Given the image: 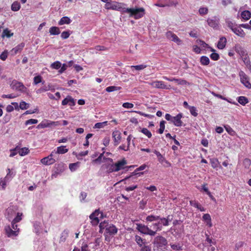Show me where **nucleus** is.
I'll return each instance as SVG.
<instances>
[{
  "mask_svg": "<svg viewBox=\"0 0 251 251\" xmlns=\"http://www.w3.org/2000/svg\"><path fill=\"white\" fill-rule=\"evenodd\" d=\"M125 4L116 1L110 0L109 2L105 4V8L107 9L119 11L124 13H127L130 16H143L145 15V9L143 7L126 8Z\"/></svg>",
  "mask_w": 251,
  "mask_h": 251,
  "instance_id": "nucleus-1",
  "label": "nucleus"
},
{
  "mask_svg": "<svg viewBox=\"0 0 251 251\" xmlns=\"http://www.w3.org/2000/svg\"><path fill=\"white\" fill-rule=\"evenodd\" d=\"M100 233L103 232V230L105 229L104 235L105 237V240H107L108 236H114L118 232V228L112 224H109L106 221L101 222L99 225Z\"/></svg>",
  "mask_w": 251,
  "mask_h": 251,
  "instance_id": "nucleus-2",
  "label": "nucleus"
},
{
  "mask_svg": "<svg viewBox=\"0 0 251 251\" xmlns=\"http://www.w3.org/2000/svg\"><path fill=\"white\" fill-rule=\"evenodd\" d=\"M167 240L162 236H157L154 238L152 242L154 251H166Z\"/></svg>",
  "mask_w": 251,
  "mask_h": 251,
  "instance_id": "nucleus-3",
  "label": "nucleus"
},
{
  "mask_svg": "<svg viewBox=\"0 0 251 251\" xmlns=\"http://www.w3.org/2000/svg\"><path fill=\"white\" fill-rule=\"evenodd\" d=\"M126 164L127 161L125 158H123L121 160L118 161L116 163L114 164L115 167V172H118L119 171L125 168H134V166H125Z\"/></svg>",
  "mask_w": 251,
  "mask_h": 251,
  "instance_id": "nucleus-4",
  "label": "nucleus"
},
{
  "mask_svg": "<svg viewBox=\"0 0 251 251\" xmlns=\"http://www.w3.org/2000/svg\"><path fill=\"white\" fill-rule=\"evenodd\" d=\"M166 35L168 39L176 43L177 45H179L182 44V41L172 31H169L167 32Z\"/></svg>",
  "mask_w": 251,
  "mask_h": 251,
  "instance_id": "nucleus-5",
  "label": "nucleus"
},
{
  "mask_svg": "<svg viewBox=\"0 0 251 251\" xmlns=\"http://www.w3.org/2000/svg\"><path fill=\"white\" fill-rule=\"evenodd\" d=\"M239 75L242 83H243L246 87L248 89H251V84L249 81L248 78L245 73L243 71H241L239 73Z\"/></svg>",
  "mask_w": 251,
  "mask_h": 251,
  "instance_id": "nucleus-6",
  "label": "nucleus"
},
{
  "mask_svg": "<svg viewBox=\"0 0 251 251\" xmlns=\"http://www.w3.org/2000/svg\"><path fill=\"white\" fill-rule=\"evenodd\" d=\"M11 86L13 89L20 91H24V89L25 88L22 83L16 80H14L12 82Z\"/></svg>",
  "mask_w": 251,
  "mask_h": 251,
  "instance_id": "nucleus-7",
  "label": "nucleus"
},
{
  "mask_svg": "<svg viewBox=\"0 0 251 251\" xmlns=\"http://www.w3.org/2000/svg\"><path fill=\"white\" fill-rule=\"evenodd\" d=\"M5 231L6 234L8 237H11L13 236H16L18 235L19 229L17 230H14L12 229L10 226H7L5 227Z\"/></svg>",
  "mask_w": 251,
  "mask_h": 251,
  "instance_id": "nucleus-8",
  "label": "nucleus"
},
{
  "mask_svg": "<svg viewBox=\"0 0 251 251\" xmlns=\"http://www.w3.org/2000/svg\"><path fill=\"white\" fill-rule=\"evenodd\" d=\"M59 125V122H50V123L48 121H43L40 124H39L37 126V128H44L45 127H49L51 126H58Z\"/></svg>",
  "mask_w": 251,
  "mask_h": 251,
  "instance_id": "nucleus-9",
  "label": "nucleus"
},
{
  "mask_svg": "<svg viewBox=\"0 0 251 251\" xmlns=\"http://www.w3.org/2000/svg\"><path fill=\"white\" fill-rule=\"evenodd\" d=\"M182 117V114L179 113L176 116L173 117L171 122H172L174 125L176 126H181L183 124V122L181 120Z\"/></svg>",
  "mask_w": 251,
  "mask_h": 251,
  "instance_id": "nucleus-10",
  "label": "nucleus"
},
{
  "mask_svg": "<svg viewBox=\"0 0 251 251\" xmlns=\"http://www.w3.org/2000/svg\"><path fill=\"white\" fill-rule=\"evenodd\" d=\"M151 85L156 88L162 89H170V85L169 87L166 86L164 82L162 81H155L151 83Z\"/></svg>",
  "mask_w": 251,
  "mask_h": 251,
  "instance_id": "nucleus-11",
  "label": "nucleus"
},
{
  "mask_svg": "<svg viewBox=\"0 0 251 251\" xmlns=\"http://www.w3.org/2000/svg\"><path fill=\"white\" fill-rule=\"evenodd\" d=\"M208 25L214 28H217L219 25V21L216 18V17H213L212 18H208L207 20Z\"/></svg>",
  "mask_w": 251,
  "mask_h": 251,
  "instance_id": "nucleus-12",
  "label": "nucleus"
},
{
  "mask_svg": "<svg viewBox=\"0 0 251 251\" xmlns=\"http://www.w3.org/2000/svg\"><path fill=\"white\" fill-rule=\"evenodd\" d=\"M234 50L236 52L238 53L241 57L246 55L248 54L246 49L240 45H236L234 47Z\"/></svg>",
  "mask_w": 251,
  "mask_h": 251,
  "instance_id": "nucleus-13",
  "label": "nucleus"
},
{
  "mask_svg": "<svg viewBox=\"0 0 251 251\" xmlns=\"http://www.w3.org/2000/svg\"><path fill=\"white\" fill-rule=\"evenodd\" d=\"M112 137L114 141V145H118L121 139V133L118 130H116L112 133Z\"/></svg>",
  "mask_w": 251,
  "mask_h": 251,
  "instance_id": "nucleus-14",
  "label": "nucleus"
},
{
  "mask_svg": "<svg viewBox=\"0 0 251 251\" xmlns=\"http://www.w3.org/2000/svg\"><path fill=\"white\" fill-rule=\"evenodd\" d=\"M55 162V159L53 158H50L49 156L42 158L41 162L45 165H50L53 164Z\"/></svg>",
  "mask_w": 251,
  "mask_h": 251,
  "instance_id": "nucleus-15",
  "label": "nucleus"
},
{
  "mask_svg": "<svg viewBox=\"0 0 251 251\" xmlns=\"http://www.w3.org/2000/svg\"><path fill=\"white\" fill-rule=\"evenodd\" d=\"M104 153H105V152L103 151L102 153L100 154V155L97 158L93 160V162H94L95 163H100L101 162L102 159H103V161L108 160V161H110L111 162H113L112 159H111L110 158H106L105 157H103V154Z\"/></svg>",
  "mask_w": 251,
  "mask_h": 251,
  "instance_id": "nucleus-16",
  "label": "nucleus"
},
{
  "mask_svg": "<svg viewBox=\"0 0 251 251\" xmlns=\"http://www.w3.org/2000/svg\"><path fill=\"white\" fill-rule=\"evenodd\" d=\"M8 173L4 179H0V189L4 190L6 186V183L8 180V175L10 173V170L8 169Z\"/></svg>",
  "mask_w": 251,
  "mask_h": 251,
  "instance_id": "nucleus-17",
  "label": "nucleus"
},
{
  "mask_svg": "<svg viewBox=\"0 0 251 251\" xmlns=\"http://www.w3.org/2000/svg\"><path fill=\"white\" fill-rule=\"evenodd\" d=\"M232 31L237 36L242 38L244 37L246 35L243 30L242 28H239L238 25L236 26L233 29H232Z\"/></svg>",
  "mask_w": 251,
  "mask_h": 251,
  "instance_id": "nucleus-18",
  "label": "nucleus"
},
{
  "mask_svg": "<svg viewBox=\"0 0 251 251\" xmlns=\"http://www.w3.org/2000/svg\"><path fill=\"white\" fill-rule=\"evenodd\" d=\"M136 225V229L139 231H140L143 234H147L148 229L149 228L148 226L141 224H137Z\"/></svg>",
  "mask_w": 251,
  "mask_h": 251,
  "instance_id": "nucleus-19",
  "label": "nucleus"
},
{
  "mask_svg": "<svg viewBox=\"0 0 251 251\" xmlns=\"http://www.w3.org/2000/svg\"><path fill=\"white\" fill-rule=\"evenodd\" d=\"M226 43V38L224 37H222L221 38H220L218 42L217 47L219 49L222 50L225 48Z\"/></svg>",
  "mask_w": 251,
  "mask_h": 251,
  "instance_id": "nucleus-20",
  "label": "nucleus"
},
{
  "mask_svg": "<svg viewBox=\"0 0 251 251\" xmlns=\"http://www.w3.org/2000/svg\"><path fill=\"white\" fill-rule=\"evenodd\" d=\"M43 85H44V86H43L40 88L38 89V90H37L36 91V93L37 94H41L43 92L48 91L50 90V89H51V86L50 84H49L48 85H46L45 84H43Z\"/></svg>",
  "mask_w": 251,
  "mask_h": 251,
  "instance_id": "nucleus-21",
  "label": "nucleus"
},
{
  "mask_svg": "<svg viewBox=\"0 0 251 251\" xmlns=\"http://www.w3.org/2000/svg\"><path fill=\"white\" fill-rule=\"evenodd\" d=\"M170 245L171 249L175 251H180L183 249V246L180 243H171Z\"/></svg>",
  "mask_w": 251,
  "mask_h": 251,
  "instance_id": "nucleus-22",
  "label": "nucleus"
},
{
  "mask_svg": "<svg viewBox=\"0 0 251 251\" xmlns=\"http://www.w3.org/2000/svg\"><path fill=\"white\" fill-rule=\"evenodd\" d=\"M49 33L50 35H56L60 33L59 27L57 26H51L49 29Z\"/></svg>",
  "mask_w": 251,
  "mask_h": 251,
  "instance_id": "nucleus-23",
  "label": "nucleus"
},
{
  "mask_svg": "<svg viewBox=\"0 0 251 251\" xmlns=\"http://www.w3.org/2000/svg\"><path fill=\"white\" fill-rule=\"evenodd\" d=\"M13 35V33L11 32L8 28L4 29L2 32L1 37L4 38L5 37L10 38Z\"/></svg>",
  "mask_w": 251,
  "mask_h": 251,
  "instance_id": "nucleus-24",
  "label": "nucleus"
},
{
  "mask_svg": "<svg viewBox=\"0 0 251 251\" xmlns=\"http://www.w3.org/2000/svg\"><path fill=\"white\" fill-rule=\"evenodd\" d=\"M190 204L191 206H193L198 209H199L201 211H205V209L201 205L199 204L198 202L195 201H190Z\"/></svg>",
  "mask_w": 251,
  "mask_h": 251,
  "instance_id": "nucleus-25",
  "label": "nucleus"
},
{
  "mask_svg": "<svg viewBox=\"0 0 251 251\" xmlns=\"http://www.w3.org/2000/svg\"><path fill=\"white\" fill-rule=\"evenodd\" d=\"M200 61L201 64L203 66H207L210 63V60L209 58L206 56H202L201 57Z\"/></svg>",
  "mask_w": 251,
  "mask_h": 251,
  "instance_id": "nucleus-26",
  "label": "nucleus"
},
{
  "mask_svg": "<svg viewBox=\"0 0 251 251\" xmlns=\"http://www.w3.org/2000/svg\"><path fill=\"white\" fill-rule=\"evenodd\" d=\"M135 241L140 247H142L146 242L145 239H142L140 236L137 235L135 236Z\"/></svg>",
  "mask_w": 251,
  "mask_h": 251,
  "instance_id": "nucleus-27",
  "label": "nucleus"
},
{
  "mask_svg": "<svg viewBox=\"0 0 251 251\" xmlns=\"http://www.w3.org/2000/svg\"><path fill=\"white\" fill-rule=\"evenodd\" d=\"M71 22V20L69 17H62L58 22V25H61L64 24H69Z\"/></svg>",
  "mask_w": 251,
  "mask_h": 251,
  "instance_id": "nucleus-28",
  "label": "nucleus"
},
{
  "mask_svg": "<svg viewBox=\"0 0 251 251\" xmlns=\"http://www.w3.org/2000/svg\"><path fill=\"white\" fill-rule=\"evenodd\" d=\"M69 230L68 229H65L61 233L59 242H64L66 241L67 237L68 236Z\"/></svg>",
  "mask_w": 251,
  "mask_h": 251,
  "instance_id": "nucleus-29",
  "label": "nucleus"
},
{
  "mask_svg": "<svg viewBox=\"0 0 251 251\" xmlns=\"http://www.w3.org/2000/svg\"><path fill=\"white\" fill-rule=\"evenodd\" d=\"M24 47L25 43H21V44L17 46L16 47L13 48L12 51L14 52V54H17L18 52H20L23 50Z\"/></svg>",
  "mask_w": 251,
  "mask_h": 251,
  "instance_id": "nucleus-30",
  "label": "nucleus"
},
{
  "mask_svg": "<svg viewBox=\"0 0 251 251\" xmlns=\"http://www.w3.org/2000/svg\"><path fill=\"white\" fill-rule=\"evenodd\" d=\"M66 146H61L57 148V151L55 153L58 154H64L68 151V149H66Z\"/></svg>",
  "mask_w": 251,
  "mask_h": 251,
  "instance_id": "nucleus-31",
  "label": "nucleus"
},
{
  "mask_svg": "<svg viewBox=\"0 0 251 251\" xmlns=\"http://www.w3.org/2000/svg\"><path fill=\"white\" fill-rule=\"evenodd\" d=\"M160 219L158 216H154L152 215H149L146 217V220L147 222H151L153 221H157Z\"/></svg>",
  "mask_w": 251,
  "mask_h": 251,
  "instance_id": "nucleus-32",
  "label": "nucleus"
},
{
  "mask_svg": "<svg viewBox=\"0 0 251 251\" xmlns=\"http://www.w3.org/2000/svg\"><path fill=\"white\" fill-rule=\"evenodd\" d=\"M89 218L91 220L92 225L93 226H97L100 222V220L98 217L95 216V215H93L92 217H91V214L89 216Z\"/></svg>",
  "mask_w": 251,
  "mask_h": 251,
  "instance_id": "nucleus-33",
  "label": "nucleus"
},
{
  "mask_svg": "<svg viewBox=\"0 0 251 251\" xmlns=\"http://www.w3.org/2000/svg\"><path fill=\"white\" fill-rule=\"evenodd\" d=\"M153 152L156 154L160 163H163L166 161L165 157L158 151L154 150Z\"/></svg>",
  "mask_w": 251,
  "mask_h": 251,
  "instance_id": "nucleus-34",
  "label": "nucleus"
},
{
  "mask_svg": "<svg viewBox=\"0 0 251 251\" xmlns=\"http://www.w3.org/2000/svg\"><path fill=\"white\" fill-rule=\"evenodd\" d=\"M42 82V84H44L45 81H42V77L41 75H38L36 76L33 78V84L37 85L38 83Z\"/></svg>",
  "mask_w": 251,
  "mask_h": 251,
  "instance_id": "nucleus-35",
  "label": "nucleus"
},
{
  "mask_svg": "<svg viewBox=\"0 0 251 251\" xmlns=\"http://www.w3.org/2000/svg\"><path fill=\"white\" fill-rule=\"evenodd\" d=\"M21 8V5L20 3L17 1H14L11 5V9L14 11H18Z\"/></svg>",
  "mask_w": 251,
  "mask_h": 251,
  "instance_id": "nucleus-36",
  "label": "nucleus"
},
{
  "mask_svg": "<svg viewBox=\"0 0 251 251\" xmlns=\"http://www.w3.org/2000/svg\"><path fill=\"white\" fill-rule=\"evenodd\" d=\"M238 101L239 103L243 105H245L246 104L248 103V99L244 96H240L238 98Z\"/></svg>",
  "mask_w": 251,
  "mask_h": 251,
  "instance_id": "nucleus-37",
  "label": "nucleus"
},
{
  "mask_svg": "<svg viewBox=\"0 0 251 251\" xmlns=\"http://www.w3.org/2000/svg\"><path fill=\"white\" fill-rule=\"evenodd\" d=\"M226 25L228 27H229L231 30L233 29L236 26H237V25L235 23H233L232 21H230L228 20H226Z\"/></svg>",
  "mask_w": 251,
  "mask_h": 251,
  "instance_id": "nucleus-38",
  "label": "nucleus"
},
{
  "mask_svg": "<svg viewBox=\"0 0 251 251\" xmlns=\"http://www.w3.org/2000/svg\"><path fill=\"white\" fill-rule=\"evenodd\" d=\"M121 87H118V86H111L107 87L106 88V91L108 92H111L115 91H118L120 90L121 89Z\"/></svg>",
  "mask_w": 251,
  "mask_h": 251,
  "instance_id": "nucleus-39",
  "label": "nucleus"
},
{
  "mask_svg": "<svg viewBox=\"0 0 251 251\" xmlns=\"http://www.w3.org/2000/svg\"><path fill=\"white\" fill-rule=\"evenodd\" d=\"M79 163H74L69 164V169L72 172L75 171L79 166Z\"/></svg>",
  "mask_w": 251,
  "mask_h": 251,
  "instance_id": "nucleus-40",
  "label": "nucleus"
},
{
  "mask_svg": "<svg viewBox=\"0 0 251 251\" xmlns=\"http://www.w3.org/2000/svg\"><path fill=\"white\" fill-rule=\"evenodd\" d=\"M153 228L156 231H160L162 228V226L161 225V223L159 221L157 223L152 224Z\"/></svg>",
  "mask_w": 251,
  "mask_h": 251,
  "instance_id": "nucleus-41",
  "label": "nucleus"
},
{
  "mask_svg": "<svg viewBox=\"0 0 251 251\" xmlns=\"http://www.w3.org/2000/svg\"><path fill=\"white\" fill-rule=\"evenodd\" d=\"M61 67V63L58 61H56L50 65V67L52 69L58 70Z\"/></svg>",
  "mask_w": 251,
  "mask_h": 251,
  "instance_id": "nucleus-42",
  "label": "nucleus"
},
{
  "mask_svg": "<svg viewBox=\"0 0 251 251\" xmlns=\"http://www.w3.org/2000/svg\"><path fill=\"white\" fill-rule=\"evenodd\" d=\"M106 168L107 169V172L108 173H110L114 172H116L115 171V167L114 164L106 165Z\"/></svg>",
  "mask_w": 251,
  "mask_h": 251,
  "instance_id": "nucleus-43",
  "label": "nucleus"
},
{
  "mask_svg": "<svg viewBox=\"0 0 251 251\" xmlns=\"http://www.w3.org/2000/svg\"><path fill=\"white\" fill-rule=\"evenodd\" d=\"M19 107L21 109H27L29 107V104L22 101L20 103Z\"/></svg>",
  "mask_w": 251,
  "mask_h": 251,
  "instance_id": "nucleus-44",
  "label": "nucleus"
},
{
  "mask_svg": "<svg viewBox=\"0 0 251 251\" xmlns=\"http://www.w3.org/2000/svg\"><path fill=\"white\" fill-rule=\"evenodd\" d=\"M147 67V66L146 65L141 64V65H136V66H130V68L132 69L134 68L137 71H140V70L144 69Z\"/></svg>",
  "mask_w": 251,
  "mask_h": 251,
  "instance_id": "nucleus-45",
  "label": "nucleus"
},
{
  "mask_svg": "<svg viewBox=\"0 0 251 251\" xmlns=\"http://www.w3.org/2000/svg\"><path fill=\"white\" fill-rule=\"evenodd\" d=\"M241 57H242V59L244 63L247 66L250 65L251 61L250 60V59H249L248 54H247L246 55L243 56Z\"/></svg>",
  "mask_w": 251,
  "mask_h": 251,
  "instance_id": "nucleus-46",
  "label": "nucleus"
},
{
  "mask_svg": "<svg viewBox=\"0 0 251 251\" xmlns=\"http://www.w3.org/2000/svg\"><path fill=\"white\" fill-rule=\"evenodd\" d=\"M196 42L203 49L209 47L208 45L202 40L199 39L196 41Z\"/></svg>",
  "mask_w": 251,
  "mask_h": 251,
  "instance_id": "nucleus-47",
  "label": "nucleus"
},
{
  "mask_svg": "<svg viewBox=\"0 0 251 251\" xmlns=\"http://www.w3.org/2000/svg\"><path fill=\"white\" fill-rule=\"evenodd\" d=\"M141 131L146 135L149 138H151L152 134L151 132L146 128H143Z\"/></svg>",
  "mask_w": 251,
  "mask_h": 251,
  "instance_id": "nucleus-48",
  "label": "nucleus"
},
{
  "mask_svg": "<svg viewBox=\"0 0 251 251\" xmlns=\"http://www.w3.org/2000/svg\"><path fill=\"white\" fill-rule=\"evenodd\" d=\"M165 121H161L160 123V128L158 130V132L160 134H162L165 129Z\"/></svg>",
  "mask_w": 251,
  "mask_h": 251,
  "instance_id": "nucleus-49",
  "label": "nucleus"
},
{
  "mask_svg": "<svg viewBox=\"0 0 251 251\" xmlns=\"http://www.w3.org/2000/svg\"><path fill=\"white\" fill-rule=\"evenodd\" d=\"M8 54V51L7 50H5L3 51L1 54L0 55V59L2 61H4L7 58Z\"/></svg>",
  "mask_w": 251,
  "mask_h": 251,
  "instance_id": "nucleus-50",
  "label": "nucleus"
},
{
  "mask_svg": "<svg viewBox=\"0 0 251 251\" xmlns=\"http://www.w3.org/2000/svg\"><path fill=\"white\" fill-rule=\"evenodd\" d=\"M210 57L211 59L214 61H217L220 59V56L218 53L215 52H212L210 55Z\"/></svg>",
  "mask_w": 251,
  "mask_h": 251,
  "instance_id": "nucleus-51",
  "label": "nucleus"
},
{
  "mask_svg": "<svg viewBox=\"0 0 251 251\" xmlns=\"http://www.w3.org/2000/svg\"><path fill=\"white\" fill-rule=\"evenodd\" d=\"M29 152V150L28 148H23L21 149L19 151V154L21 156H24Z\"/></svg>",
  "mask_w": 251,
  "mask_h": 251,
  "instance_id": "nucleus-52",
  "label": "nucleus"
},
{
  "mask_svg": "<svg viewBox=\"0 0 251 251\" xmlns=\"http://www.w3.org/2000/svg\"><path fill=\"white\" fill-rule=\"evenodd\" d=\"M189 109L190 110V112L191 114L195 116L196 117L198 116V113L197 112V109L194 106H191L189 107Z\"/></svg>",
  "mask_w": 251,
  "mask_h": 251,
  "instance_id": "nucleus-53",
  "label": "nucleus"
},
{
  "mask_svg": "<svg viewBox=\"0 0 251 251\" xmlns=\"http://www.w3.org/2000/svg\"><path fill=\"white\" fill-rule=\"evenodd\" d=\"M107 122H104L102 123H97L95 125L94 127L97 128H101L107 125Z\"/></svg>",
  "mask_w": 251,
  "mask_h": 251,
  "instance_id": "nucleus-54",
  "label": "nucleus"
},
{
  "mask_svg": "<svg viewBox=\"0 0 251 251\" xmlns=\"http://www.w3.org/2000/svg\"><path fill=\"white\" fill-rule=\"evenodd\" d=\"M134 112H135V113H137L139 114H140V115H142V116H144L145 117H146L149 119H152L154 117V116L153 115H150V114H145V113H143L141 111H133Z\"/></svg>",
  "mask_w": 251,
  "mask_h": 251,
  "instance_id": "nucleus-55",
  "label": "nucleus"
},
{
  "mask_svg": "<svg viewBox=\"0 0 251 251\" xmlns=\"http://www.w3.org/2000/svg\"><path fill=\"white\" fill-rule=\"evenodd\" d=\"M22 216V213H17V216L13 220V221L12 222H13L14 223H17L19 222L22 220V217H21Z\"/></svg>",
  "mask_w": 251,
  "mask_h": 251,
  "instance_id": "nucleus-56",
  "label": "nucleus"
},
{
  "mask_svg": "<svg viewBox=\"0 0 251 251\" xmlns=\"http://www.w3.org/2000/svg\"><path fill=\"white\" fill-rule=\"evenodd\" d=\"M38 120L36 119H31L26 121L25 122V125H32V124H36L38 123Z\"/></svg>",
  "mask_w": 251,
  "mask_h": 251,
  "instance_id": "nucleus-57",
  "label": "nucleus"
},
{
  "mask_svg": "<svg viewBox=\"0 0 251 251\" xmlns=\"http://www.w3.org/2000/svg\"><path fill=\"white\" fill-rule=\"evenodd\" d=\"M174 81L177 82L178 84L180 85H185L188 83L187 81L185 80L182 79H177L175 78Z\"/></svg>",
  "mask_w": 251,
  "mask_h": 251,
  "instance_id": "nucleus-58",
  "label": "nucleus"
},
{
  "mask_svg": "<svg viewBox=\"0 0 251 251\" xmlns=\"http://www.w3.org/2000/svg\"><path fill=\"white\" fill-rule=\"evenodd\" d=\"M70 35V33L69 31H64L62 32V33L61 34V37L63 39H66L69 37Z\"/></svg>",
  "mask_w": 251,
  "mask_h": 251,
  "instance_id": "nucleus-59",
  "label": "nucleus"
},
{
  "mask_svg": "<svg viewBox=\"0 0 251 251\" xmlns=\"http://www.w3.org/2000/svg\"><path fill=\"white\" fill-rule=\"evenodd\" d=\"M199 13L201 15H205L208 12V8L207 7H201L199 9Z\"/></svg>",
  "mask_w": 251,
  "mask_h": 251,
  "instance_id": "nucleus-60",
  "label": "nucleus"
},
{
  "mask_svg": "<svg viewBox=\"0 0 251 251\" xmlns=\"http://www.w3.org/2000/svg\"><path fill=\"white\" fill-rule=\"evenodd\" d=\"M11 116L10 114H6L3 118V123L6 124L8 123L11 119Z\"/></svg>",
  "mask_w": 251,
  "mask_h": 251,
  "instance_id": "nucleus-61",
  "label": "nucleus"
},
{
  "mask_svg": "<svg viewBox=\"0 0 251 251\" xmlns=\"http://www.w3.org/2000/svg\"><path fill=\"white\" fill-rule=\"evenodd\" d=\"M244 243L242 241H239L238 243H237L235 246V251H237L239 250V249L242 247L244 245Z\"/></svg>",
  "mask_w": 251,
  "mask_h": 251,
  "instance_id": "nucleus-62",
  "label": "nucleus"
},
{
  "mask_svg": "<svg viewBox=\"0 0 251 251\" xmlns=\"http://www.w3.org/2000/svg\"><path fill=\"white\" fill-rule=\"evenodd\" d=\"M158 220L160 222L161 226H162V225L164 226H168L167 220H166L165 218H160V219H159Z\"/></svg>",
  "mask_w": 251,
  "mask_h": 251,
  "instance_id": "nucleus-63",
  "label": "nucleus"
},
{
  "mask_svg": "<svg viewBox=\"0 0 251 251\" xmlns=\"http://www.w3.org/2000/svg\"><path fill=\"white\" fill-rule=\"evenodd\" d=\"M225 128L226 130V131L229 134L232 135L233 134V133H234V130L229 126H228V125L225 126Z\"/></svg>",
  "mask_w": 251,
  "mask_h": 251,
  "instance_id": "nucleus-64",
  "label": "nucleus"
}]
</instances>
